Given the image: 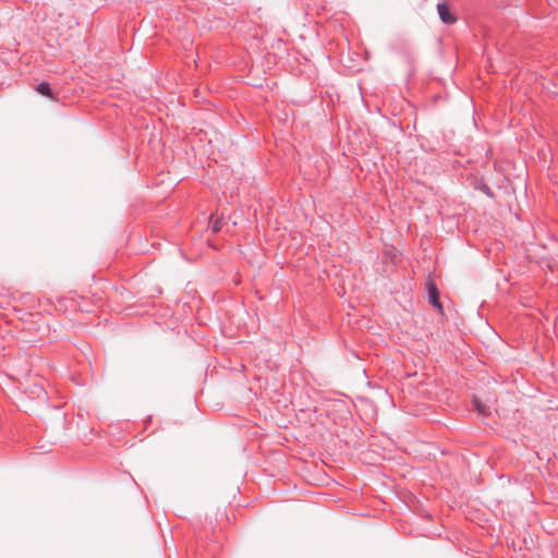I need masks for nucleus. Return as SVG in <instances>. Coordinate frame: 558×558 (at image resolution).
<instances>
[{
    "instance_id": "nucleus-4",
    "label": "nucleus",
    "mask_w": 558,
    "mask_h": 558,
    "mask_svg": "<svg viewBox=\"0 0 558 558\" xmlns=\"http://www.w3.org/2000/svg\"><path fill=\"white\" fill-rule=\"evenodd\" d=\"M480 190L483 193H485L487 196L493 197V193H492V191H490L488 185L484 184L483 186L480 187Z\"/></svg>"
},
{
    "instance_id": "nucleus-3",
    "label": "nucleus",
    "mask_w": 558,
    "mask_h": 558,
    "mask_svg": "<svg viewBox=\"0 0 558 558\" xmlns=\"http://www.w3.org/2000/svg\"><path fill=\"white\" fill-rule=\"evenodd\" d=\"M36 90H37L40 95H43V96H46V97L51 98V99H53V98H54V95H53V93H52V89H51V87H50L49 83H47V82H41V83H39V84L36 86Z\"/></svg>"
},
{
    "instance_id": "nucleus-5",
    "label": "nucleus",
    "mask_w": 558,
    "mask_h": 558,
    "mask_svg": "<svg viewBox=\"0 0 558 558\" xmlns=\"http://www.w3.org/2000/svg\"><path fill=\"white\" fill-rule=\"evenodd\" d=\"M474 403H475V407H476L477 411L483 413L484 410H483L482 405L480 404V402L476 399L474 400Z\"/></svg>"
},
{
    "instance_id": "nucleus-1",
    "label": "nucleus",
    "mask_w": 558,
    "mask_h": 558,
    "mask_svg": "<svg viewBox=\"0 0 558 558\" xmlns=\"http://www.w3.org/2000/svg\"><path fill=\"white\" fill-rule=\"evenodd\" d=\"M437 10L440 20L446 24H452L456 22L454 15L450 12L449 7L446 3H438Z\"/></svg>"
},
{
    "instance_id": "nucleus-2",
    "label": "nucleus",
    "mask_w": 558,
    "mask_h": 558,
    "mask_svg": "<svg viewBox=\"0 0 558 558\" xmlns=\"http://www.w3.org/2000/svg\"><path fill=\"white\" fill-rule=\"evenodd\" d=\"M427 290H428V300H429L430 304L441 311L442 307H441V304L439 301V291H438L437 287L435 286V283L429 282L427 284Z\"/></svg>"
},
{
    "instance_id": "nucleus-6",
    "label": "nucleus",
    "mask_w": 558,
    "mask_h": 558,
    "mask_svg": "<svg viewBox=\"0 0 558 558\" xmlns=\"http://www.w3.org/2000/svg\"><path fill=\"white\" fill-rule=\"evenodd\" d=\"M218 230H219V228H218V226L215 223V225H214V231H218Z\"/></svg>"
}]
</instances>
